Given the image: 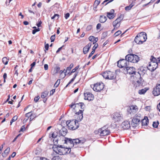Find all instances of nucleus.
Returning <instances> with one entry per match:
<instances>
[{
	"label": "nucleus",
	"mask_w": 160,
	"mask_h": 160,
	"mask_svg": "<svg viewBox=\"0 0 160 160\" xmlns=\"http://www.w3.org/2000/svg\"><path fill=\"white\" fill-rule=\"evenodd\" d=\"M39 98H40L39 96L35 97L34 98V101L35 102H37L38 101Z\"/></svg>",
	"instance_id": "obj_48"
},
{
	"label": "nucleus",
	"mask_w": 160,
	"mask_h": 160,
	"mask_svg": "<svg viewBox=\"0 0 160 160\" xmlns=\"http://www.w3.org/2000/svg\"><path fill=\"white\" fill-rule=\"evenodd\" d=\"M130 109L131 112L129 111L128 112L130 113H131L132 112L133 113V112H136L138 110L137 107L135 105L131 106L130 107Z\"/></svg>",
	"instance_id": "obj_20"
},
{
	"label": "nucleus",
	"mask_w": 160,
	"mask_h": 160,
	"mask_svg": "<svg viewBox=\"0 0 160 160\" xmlns=\"http://www.w3.org/2000/svg\"><path fill=\"white\" fill-rule=\"evenodd\" d=\"M71 152V151H70ZM70 153L71 157H75V155L74 154V153L72 152H70V153Z\"/></svg>",
	"instance_id": "obj_59"
},
{
	"label": "nucleus",
	"mask_w": 160,
	"mask_h": 160,
	"mask_svg": "<svg viewBox=\"0 0 160 160\" xmlns=\"http://www.w3.org/2000/svg\"><path fill=\"white\" fill-rule=\"evenodd\" d=\"M53 150L60 155H65L68 153H70L71 148L62 147V145H58L57 147H53Z\"/></svg>",
	"instance_id": "obj_3"
},
{
	"label": "nucleus",
	"mask_w": 160,
	"mask_h": 160,
	"mask_svg": "<svg viewBox=\"0 0 160 160\" xmlns=\"http://www.w3.org/2000/svg\"><path fill=\"white\" fill-rule=\"evenodd\" d=\"M73 64L72 63H71L69 66L67 68V69L65 70V72H64V73H66L67 71H70L72 68L73 67Z\"/></svg>",
	"instance_id": "obj_30"
},
{
	"label": "nucleus",
	"mask_w": 160,
	"mask_h": 160,
	"mask_svg": "<svg viewBox=\"0 0 160 160\" xmlns=\"http://www.w3.org/2000/svg\"><path fill=\"white\" fill-rule=\"evenodd\" d=\"M71 139V138H64V142H63V143H65L68 145L69 143H70V141Z\"/></svg>",
	"instance_id": "obj_26"
},
{
	"label": "nucleus",
	"mask_w": 160,
	"mask_h": 160,
	"mask_svg": "<svg viewBox=\"0 0 160 160\" xmlns=\"http://www.w3.org/2000/svg\"><path fill=\"white\" fill-rule=\"evenodd\" d=\"M92 28V26L91 25H89L87 26L86 29L87 30H89L91 29Z\"/></svg>",
	"instance_id": "obj_60"
},
{
	"label": "nucleus",
	"mask_w": 160,
	"mask_h": 160,
	"mask_svg": "<svg viewBox=\"0 0 160 160\" xmlns=\"http://www.w3.org/2000/svg\"><path fill=\"white\" fill-rule=\"evenodd\" d=\"M18 119V117L17 116H14L10 122V125H11L12 123L16 121Z\"/></svg>",
	"instance_id": "obj_33"
},
{
	"label": "nucleus",
	"mask_w": 160,
	"mask_h": 160,
	"mask_svg": "<svg viewBox=\"0 0 160 160\" xmlns=\"http://www.w3.org/2000/svg\"><path fill=\"white\" fill-rule=\"evenodd\" d=\"M94 52H95V51L92 50V52H91V53L89 54V55L88 58H89L91 57V56L93 54V53H94Z\"/></svg>",
	"instance_id": "obj_57"
},
{
	"label": "nucleus",
	"mask_w": 160,
	"mask_h": 160,
	"mask_svg": "<svg viewBox=\"0 0 160 160\" xmlns=\"http://www.w3.org/2000/svg\"><path fill=\"white\" fill-rule=\"evenodd\" d=\"M42 24V21L41 20H40L38 21V23H37V25L38 27H39L41 26V25Z\"/></svg>",
	"instance_id": "obj_56"
},
{
	"label": "nucleus",
	"mask_w": 160,
	"mask_h": 160,
	"mask_svg": "<svg viewBox=\"0 0 160 160\" xmlns=\"http://www.w3.org/2000/svg\"><path fill=\"white\" fill-rule=\"evenodd\" d=\"M31 112H28L26 114H25V116L26 117H27V118H28L29 117H30V115L31 113Z\"/></svg>",
	"instance_id": "obj_61"
},
{
	"label": "nucleus",
	"mask_w": 160,
	"mask_h": 160,
	"mask_svg": "<svg viewBox=\"0 0 160 160\" xmlns=\"http://www.w3.org/2000/svg\"><path fill=\"white\" fill-rule=\"evenodd\" d=\"M141 120L140 117L139 115L136 114L132 119L131 122V126L133 127H136L138 125Z\"/></svg>",
	"instance_id": "obj_10"
},
{
	"label": "nucleus",
	"mask_w": 160,
	"mask_h": 160,
	"mask_svg": "<svg viewBox=\"0 0 160 160\" xmlns=\"http://www.w3.org/2000/svg\"><path fill=\"white\" fill-rule=\"evenodd\" d=\"M84 106V104L83 103H79V107L81 109H83V106Z\"/></svg>",
	"instance_id": "obj_50"
},
{
	"label": "nucleus",
	"mask_w": 160,
	"mask_h": 160,
	"mask_svg": "<svg viewBox=\"0 0 160 160\" xmlns=\"http://www.w3.org/2000/svg\"><path fill=\"white\" fill-rule=\"evenodd\" d=\"M101 26V25L100 23H98L97 25V29H100Z\"/></svg>",
	"instance_id": "obj_55"
},
{
	"label": "nucleus",
	"mask_w": 160,
	"mask_h": 160,
	"mask_svg": "<svg viewBox=\"0 0 160 160\" xmlns=\"http://www.w3.org/2000/svg\"><path fill=\"white\" fill-rule=\"evenodd\" d=\"M60 79H58L56 83H55L54 85V87H55L57 88V87L60 83Z\"/></svg>",
	"instance_id": "obj_36"
},
{
	"label": "nucleus",
	"mask_w": 160,
	"mask_h": 160,
	"mask_svg": "<svg viewBox=\"0 0 160 160\" xmlns=\"http://www.w3.org/2000/svg\"><path fill=\"white\" fill-rule=\"evenodd\" d=\"M66 123L68 129L70 130H75L78 128L79 126V124L77 122L76 119L67 121Z\"/></svg>",
	"instance_id": "obj_5"
},
{
	"label": "nucleus",
	"mask_w": 160,
	"mask_h": 160,
	"mask_svg": "<svg viewBox=\"0 0 160 160\" xmlns=\"http://www.w3.org/2000/svg\"><path fill=\"white\" fill-rule=\"evenodd\" d=\"M89 48L86 46L83 48V52L84 54L87 53L89 50Z\"/></svg>",
	"instance_id": "obj_31"
},
{
	"label": "nucleus",
	"mask_w": 160,
	"mask_h": 160,
	"mask_svg": "<svg viewBox=\"0 0 160 160\" xmlns=\"http://www.w3.org/2000/svg\"><path fill=\"white\" fill-rule=\"evenodd\" d=\"M122 33L121 31L120 30H118L114 34V35L115 37H117L119 35L121 34Z\"/></svg>",
	"instance_id": "obj_39"
},
{
	"label": "nucleus",
	"mask_w": 160,
	"mask_h": 160,
	"mask_svg": "<svg viewBox=\"0 0 160 160\" xmlns=\"http://www.w3.org/2000/svg\"><path fill=\"white\" fill-rule=\"evenodd\" d=\"M125 58L129 62L133 63H137L140 60V58L138 56L133 54H128L126 56Z\"/></svg>",
	"instance_id": "obj_6"
},
{
	"label": "nucleus",
	"mask_w": 160,
	"mask_h": 160,
	"mask_svg": "<svg viewBox=\"0 0 160 160\" xmlns=\"http://www.w3.org/2000/svg\"><path fill=\"white\" fill-rule=\"evenodd\" d=\"M147 90V89L145 88L142 89L138 91V93L140 94H144Z\"/></svg>",
	"instance_id": "obj_28"
},
{
	"label": "nucleus",
	"mask_w": 160,
	"mask_h": 160,
	"mask_svg": "<svg viewBox=\"0 0 160 160\" xmlns=\"http://www.w3.org/2000/svg\"><path fill=\"white\" fill-rule=\"evenodd\" d=\"M122 19V16L121 15L119 18L113 22V25L114 28L112 30V32L114 29H117L119 27L120 25V22Z\"/></svg>",
	"instance_id": "obj_9"
},
{
	"label": "nucleus",
	"mask_w": 160,
	"mask_h": 160,
	"mask_svg": "<svg viewBox=\"0 0 160 160\" xmlns=\"http://www.w3.org/2000/svg\"><path fill=\"white\" fill-rule=\"evenodd\" d=\"M79 106V103L72 104L71 105H70V106L71 108H73L74 109H75V108H76L77 107H78Z\"/></svg>",
	"instance_id": "obj_32"
},
{
	"label": "nucleus",
	"mask_w": 160,
	"mask_h": 160,
	"mask_svg": "<svg viewBox=\"0 0 160 160\" xmlns=\"http://www.w3.org/2000/svg\"><path fill=\"white\" fill-rule=\"evenodd\" d=\"M104 87V85L102 83H99L94 84L93 85V89L94 91L96 92H100L102 90Z\"/></svg>",
	"instance_id": "obj_13"
},
{
	"label": "nucleus",
	"mask_w": 160,
	"mask_h": 160,
	"mask_svg": "<svg viewBox=\"0 0 160 160\" xmlns=\"http://www.w3.org/2000/svg\"><path fill=\"white\" fill-rule=\"evenodd\" d=\"M148 69V67H140L138 69V72L133 76L134 80L133 82L135 87L142 85L144 80L141 78V75H144L147 72Z\"/></svg>",
	"instance_id": "obj_1"
},
{
	"label": "nucleus",
	"mask_w": 160,
	"mask_h": 160,
	"mask_svg": "<svg viewBox=\"0 0 160 160\" xmlns=\"http://www.w3.org/2000/svg\"><path fill=\"white\" fill-rule=\"evenodd\" d=\"M129 62L128 60L125 59H122L118 61L117 62V66L120 68H126L128 65L129 64Z\"/></svg>",
	"instance_id": "obj_8"
},
{
	"label": "nucleus",
	"mask_w": 160,
	"mask_h": 160,
	"mask_svg": "<svg viewBox=\"0 0 160 160\" xmlns=\"http://www.w3.org/2000/svg\"><path fill=\"white\" fill-rule=\"evenodd\" d=\"M30 121H31L36 117V116L34 114L31 113L30 115Z\"/></svg>",
	"instance_id": "obj_37"
},
{
	"label": "nucleus",
	"mask_w": 160,
	"mask_h": 160,
	"mask_svg": "<svg viewBox=\"0 0 160 160\" xmlns=\"http://www.w3.org/2000/svg\"><path fill=\"white\" fill-rule=\"evenodd\" d=\"M94 38L95 37L94 36H90L89 37L88 39L89 40L91 41V42H92L93 40V39H94Z\"/></svg>",
	"instance_id": "obj_49"
},
{
	"label": "nucleus",
	"mask_w": 160,
	"mask_h": 160,
	"mask_svg": "<svg viewBox=\"0 0 160 160\" xmlns=\"http://www.w3.org/2000/svg\"><path fill=\"white\" fill-rule=\"evenodd\" d=\"M55 38V35L52 36L50 38V40L51 42H54Z\"/></svg>",
	"instance_id": "obj_42"
},
{
	"label": "nucleus",
	"mask_w": 160,
	"mask_h": 160,
	"mask_svg": "<svg viewBox=\"0 0 160 160\" xmlns=\"http://www.w3.org/2000/svg\"><path fill=\"white\" fill-rule=\"evenodd\" d=\"M98 46V43H95L94 46L93 47L92 50L95 51L96 49L97 48Z\"/></svg>",
	"instance_id": "obj_44"
},
{
	"label": "nucleus",
	"mask_w": 160,
	"mask_h": 160,
	"mask_svg": "<svg viewBox=\"0 0 160 160\" xmlns=\"http://www.w3.org/2000/svg\"><path fill=\"white\" fill-rule=\"evenodd\" d=\"M70 16V14L69 13H67L65 14V18L66 19H67Z\"/></svg>",
	"instance_id": "obj_54"
},
{
	"label": "nucleus",
	"mask_w": 160,
	"mask_h": 160,
	"mask_svg": "<svg viewBox=\"0 0 160 160\" xmlns=\"http://www.w3.org/2000/svg\"><path fill=\"white\" fill-rule=\"evenodd\" d=\"M75 79H74V78H72L71 80L68 83V84L66 85V87H67L68 86L69 84H70V83H71L72 82H73L74 81V80Z\"/></svg>",
	"instance_id": "obj_51"
},
{
	"label": "nucleus",
	"mask_w": 160,
	"mask_h": 160,
	"mask_svg": "<svg viewBox=\"0 0 160 160\" xmlns=\"http://www.w3.org/2000/svg\"><path fill=\"white\" fill-rule=\"evenodd\" d=\"M48 94V92L47 91H45L42 93L41 95V97L42 98H44L46 97Z\"/></svg>",
	"instance_id": "obj_29"
},
{
	"label": "nucleus",
	"mask_w": 160,
	"mask_h": 160,
	"mask_svg": "<svg viewBox=\"0 0 160 160\" xmlns=\"http://www.w3.org/2000/svg\"><path fill=\"white\" fill-rule=\"evenodd\" d=\"M25 130V128L24 126H22L20 128V131L23 132Z\"/></svg>",
	"instance_id": "obj_53"
},
{
	"label": "nucleus",
	"mask_w": 160,
	"mask_h": 160,
	"mask_svg": "<svg viewBox=\"0 0 160 160\" xmlns=\"http://www.w3.org/2000/svg\"><path fill=\"white\" fill-rule=\"evenodd\" d=\"M10 148H8L4 151V153H2V155L3 157H6L10 151Z\"/></svg>",
	"instance_id": "obj_23"
},
{
	"label": "nucleus",
	"mask_w": 160,
	"mask_h": 160,
	"mask_svg": "<svg viewBox=\"0 0 160 160\" xmlns=\"http://www.w3.org/2000/svg\"><path fill=\"white\" fill-rule=\"evenodd\" d=\"M114 12L113 10L112 9L111 11V12H108L107 13V17L110 19L113 18L114 17V14L113 13V12Z\"/></svg>",
	"instance_id": "obj_21"
},
{
	"label": "nucleus",
	"mask_w": 160,
	"mask_h": 160,
	"mask_svg": "<svg viewBox=\"0 0 160 160\" xmlns=\"http://www.w3.org/2000/svg\"><path fill=\"white\" fill-rule=\"evenodd\" d=\"M126 71L127 73H128L130 74H133L132 77L134 78L133 76L135 74H136L137 72H135V69L133 67H128L125 68Z\"/></svg>",
	"instance_id": "obj_15"
},
{
	"label": "nucleus",
	"mask_w": 160,
	"mask_h": 160,
	"mask_svg": "<svg viewBox=\"0 0 160 160\" xmlns=\"http://www.w3.org/2000/svg\"><path fill=\"white\" fill-rule=\"evenodd\" d=\"M2 61L3 64L5 65H7L9 61V59L6 57H3L2 59Z\"/></svg>",
	"instance_id": "obj_25"
},
{
	"label": "nucleus",
	"mask_w": 160,
	"mask_h": 160,
	"mask_svg": "<svg viewBox=\"0 0 160 160\" xmlns=\"http://www.w3.org/2000/svg\"><path fill=\"white\" fill-rule=\"evenodd\" d=\"M49 48V44H47L45 45V52L46 53V50H48V49Z\"/></svg>",
	"instance_id": "obj_46"
},
{
	"label": "nucleus",
	"mask_w": 160,
	"mask_h": 160,
	"mask_svg": "<svg viewBox=\"0 0 160 160\" xmlns=\"http://www.w3.org/2000/svg\"><path fill=\"white\" fill-rule=\"evenodd\" d=\"M107 20V17L105 16H101L99 19V21L101 23L105 22Z\"/></svg>",
	"instance_id": "obj_24"
},
{
	"label": "nucleus",
	"mask_w": 160,
	"mask_h": 160,
	"mask_svg": "<svg viewBox=\"0 0 160 160\" xmlns=\"http://www.w3.org/2000/svg\"><path fill=\"white\" fill-rule=\"evenodd\" d=\"M132 6L131 5H130L129 6H127L125 7V10H130L132 7Z\"/></svg>",
	"instance_id": "obj_43"
},
{
	"label": "nucleus",
	"mask_w": 160,
	"mask_h": 160,
	"mask_svg": "<svg viewBox=\"0 0 160 160\" xmlns=\"http://www.w3.org/2000/svg\"><path fill=\"white\" fill-rule=\"evenodd\" d=\"M112 120L114 122H118L122 120V117L118 112H115L112 115Z\"/></svg>",
	"instance_id": "obj_12"
},
{
	"label": "nucleus",
	"mask_w": 160,
	"mask_h": 160,
	"mask_svg": "<svg viewBox=\"0 0 160 160\" xmlns=\"http://www.w3.org/2000/svg\"><path fill=\"white\" fill-rule=\"evenodd\" d=\"M57 136V135L56 133H55L54 132H52L51 134H50L49 135V137L50 138H55Z\"/></svg>",
	"instance_id": "obj_35"
},
{
	"label": "nucleus",
	"mask_w": 160,
	"mask_h": 160,
	"mask_svg": "<svg viewBox=\"0 0 160 160\" xmlns=\"http://www.w3.org/2000/svg\"><path fill=\"white\" fill-rule=\"evenodd\" d=\"M102 76L105 79H113L115 78L114 72L110 71H107L104 72Z\"/></svg>",
	"instance_id": "obj_7"
},
{
	"label": "nucleus",
	"mask_w": 160,
	"mask_h": 160,
	"mask_svg": "<svg viewBox=\"0 0 160 160\" xmlns=\"http://www.w3.org/2000/svg\"><path fill=\"white\" fill-rule=\"evenodd\" d=\"M35 64H36V62H32V63L31 65V68H32L33 67H34L35 66Z\"/></svg>",
	"instance_id": "obj_63"
},
{
	"label": "nucleus",
	"mask_w": 160,
	"mask_h": 160,
	"mask_svg": "<svg viewBox=\"0 0 160 160\" xmlns=\"http://www.w3.org/2000/svg\"><path fill=\"white\" fill-rule=\"evenodd\" d=\"M70 143L69 144V145H70V147H74V142H73V139H71Z\"/></svg>",
	"instance_id": "obj_40"
},
{
	"label": "nucleus",
	"mask_w": 160,
	"mask_h": 160,
	"mask_svg": "<svg viewBox=\"0 0 160 160\" xmlns=\"http://www.w3.org/2000/svg\"><path fill=\"white\" fill-rule=\"evenodd\" d=\"M83 111V110H79V111L75 113L76 115L77 116V120H76L77 122H78L80 121L83 118L82 112Z\"/></svg>",
	"instance_id": "obj_16"
},
{
	"label": "nucleus",
	"mask_w": 160,
	"mask_h": 160,
	"mask_svg": "<svg viewBox=\"0 0 160 160\" xmlns=\"http://www.w3.org/2000/svg\"><path fill=\"white\" fill-rule=\"evenodd\" d=\"M67 132L68 131L67 129L63 127L59 130V134L62 136H64L66 135Z\"/></svg>",
	"instance_id": "obj_19"
},
{
	"label": "nucleus",
	"mask_w": 160,
	"mask_h": 160,
	"mask_svg": "<svg viewBox=\"0 0 160 160\" xmlns=\"http://www.w3.org/2000/svg\"><path fill=\"white\" fill-rule=\"evenodd\" d=\"M147 39L146 33L144 32H141L135 37L134 41L138 44H141L145 42Z\"/></svg>",
	"instance_id": "obj_4"
},
{
	"label": "nucleus",
	"mask_w": 160,
	"mask_h": 160,
	"mask_svg": "<svg viewBox=\"0 0 160 160\" xmlns=\"http://www.w3.org/2000/svg\"><path fill=\"white\" fill-rule=\"evenodd\" d=\"M51 160H62V158L59 156H55Z\"/></svg>",
	"instance_id": "obj_34"
},
{
	"label": "nucleus",
	"mask_w": 160,
	"mask_h": 160,
	"mask_svg": "<svg viewBox=\"0 0 160 160\" xmlns=\"http://www.w3.org/2000/svg\"><path fill=\"white\" fill-rule=\"evenodd\" d=\"M85 98V100H87L89 101L92 100L94 98V95L89 92L84 93Z\"/></svg>",
	"instance_id": "obj_17"
},
{
	"label": "nucleus",
	"mask_w": 160,
	"mask_h": 160,
	"mask_svg": "<svg viewBox=\"0 0 160 160\" xmlns=\"http://www.w3.org/2000/svg\"><path fill=\"white\" fill-rule=\"evenodd\" d=\"M56 16H57V19H58L59 17V15L58 14H55L54 15L51 17L52 19H54L56 18Z\"/></svg>",
	"instance_id": "obj_45"
},
{
	"label": "nucleus",
	"mask_w": 160,
	"mask_h": 160,
	"mask_svg": "<svg viewBox=\"0 0 160 160\" xmlns=\"http://www.w3.org/2000/svg\"><path fill=\"white\" fill-rule=\"evenodd\" d=\"M142 122L143 126L147 125L149 122V120L147 117H145V118L142 120Z\"/></svg>",
	"instance_id": "obj_22"
},
{
	"label": "nucleus",
	"mask_w": 160,
	"mask_h": 160,
	"mask_svg": "<svg viewBox=\"0 0 160 160\" xmlns=\"http://www.w3.org/2000/svg\"><path fill=\"white\" fill-rule=\"evenodd\" d=\"M150 61L147 67L148 70L153 72L157 68L158 64L160 63V57L156 58L152 56Z\"/></svg>",
	"instance_id": "obj_2"
},
{
	"label": "nucleus",
	"mask_w": 160,
	"mask_h": 160,
	"mask_svg": "<svg viewBox=\"0 0 160 160\" xmlns=\"http://www.w3.org/2000/svg\"><path fill=\"white\" fill-rule=\"evenodd\" d=\"M73 142H74V145L79 143H82V142H81V141L78 139H73Z\"/></svg>",
	"instance_id": "obj_27"
},
{
	"label": "nucleus",
	"mask_w": 160,
	"mask_h": 160,
	"mask_svg": "<svg viewBox=\"0 0 160 160\" xmlns=\"http://www.w3.org/2000/svg\"><path fill=\"white\" fill-rule=\"evenodd\" d=\"M157 108L159 112H160V102L157 105Z\"/></svg>",
	"instance_id": "obj_64"
},
{
	"label": "nucleus",
	"mask_w": 160,
	"mask_h": 160,
	"mask_svg": "<svg viewBox=\"0 0 160 160\" xmlns=\"http://www.w3.org/2000/svg\"><path fill=\"white\" fill-rule=\"evenodd\" d=\"M55 92V89H52L50 92V95H52Z\"/></svg>",
	"instance_id": "obj_52"
},
{
	"label": "nucleus",
	"mask_w": 160,
	"mask_h": 160,
	"mask_svg": "<svg viewBox=\"0 0 160 160\" xmlns=\"http://www.w3.org/2000/svg\"><path fill=\"white\" fill-rule=\"evenodd\" d=\"M92 45V42H91L89 43L87 45H86V46L88 48L90 49V47H91Z\"/></svg>",
	"instance_id": "obj_58"
},
{
	"label": "nucleus",
	"mask_w": 160,
	"mask_h": 160,
	"mask_svg": "<svg viewBox=\"0 0 160 160\" xmlns=\"http://www.w3.org/2000/svg\"><path fill=\"white\" fill-rule=\"evenodd\" d=\"M44 68L45 70H47L48 69V65L47 64H45L44 65Z\"/></svg>",
	"instance_id": "obj_62"
},
{
	"label": "nucleus",
	"mask_w": 160,
	"mask_h": 160,
	"mask_svg": "<svg viewBox=\"0 0 160 160\" xmlns=\"http://www.w3.org/2000/svg\"><path fill=\"white\" fill-rule=\"evenodd\" d=\"M122 128L123 129H127L130 128V124L128 121H126L123 122L121 124Z\"/></svg>",
	"instance_id": "obj_18"
},
{
	"label": "nucleus",
	"mask_w": 160,
	"mask_h": 160,
	"mask_svg": "<svg viewBox=\"0 0 160 160\" xmlns=\"http://www.w3.org/2000/svg\"><path fill=\"white\" fill-rule=\"evenodd\" d=\"M100 2V0H95V1L94 2V5L97 6L99 4Z\"/></svg>",
	"instance_id": "obj_41"
},
{
	"label": "nucleus",
	"mask_w": 160,
	"mask_h": 160,
	"mask_svg": "<svg viewBox=\"0 0 160 160\" xmlns=\"http://www.w3.org/2000/svg\"><path fill=\"white\" fill-rule=\"evenodd\" d=\"M152 94L154 96H158L160 94V83H157L153 88Z\"/></svg>",
	"instance_id": "obj_14"
},
{
	"label": "nucleus",
	"mask_w": 160,
	"mask_h": 160,
	"mask_svg": "<svg viewBox=\"0 0 160 160\" xmlns=\"http://www.w3.org/2000/svg\"><path fill=\"white\" fill-rule=\"evenodd\" d=\"M159 124V122L158 121L157 122H153L152 124L153 127L154 128H156L158 127Z\"/></svg>",
	"instance_id": "obj_38"
},
{
	"label": "nucleus",
	"mask_w": 160,
	"mask_h": 160,
	"mask_svg": "<svg viewBox=\"0 0 160 160\" xmlns=\"http://www.w3.org/2000/svg\"><path fill=\"white\" fill-rule=\"evenodd\" d=\"M98 40V39L97 38H94V39L92 41V42L93 44L96 43V42H97Z\"/></svg>",
	"instance_id": "obj_47"
},
{
	"label": "nucleus",
	"mask_w": 160,
	"mask_h": 160,
	"mask_svg": "<svg viewBox=\"0 0 160 160\" xmlns=\"http://www.w3.org/2000/svg\"><path fill=\"white\" fill-rule=\"evenodd\" d=\"M98 132L100 133L101 136H103L108 135L110 133V131L105 127H103L98 129Z\"/></svg>",
	"instance_id": "obj_11"
}]
</instances>
